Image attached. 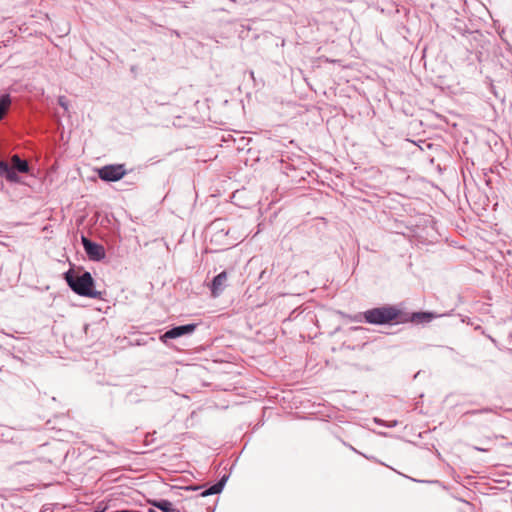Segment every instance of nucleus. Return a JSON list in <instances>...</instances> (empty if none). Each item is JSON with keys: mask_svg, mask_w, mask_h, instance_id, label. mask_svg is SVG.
Returning a JSON list of instances; mask_svg holds the SVG:
<instances>
[{"mask_svg": "<svg viewBox=\"0 0 512 512\" xmlns=\"http://www.w3.org/2000/svg\"><path fill=\"white\" fill-rule=\"evenodd\" d=\"M64 279L70 289L79 296L99 299L101 292L95 290V281L90 272L77 274L73 269L64 273Z\"/></svg>", "mask_w": 512, "mask_h": 512, "instance_id": "obj_1", "label": "nucleus"}, {"mask_svg": "<svg viewBox=\"0 0 512 512\" xmlns=\"http://www.w3.org/2000/svg\"><path fill=\"white\" fill-rule=\"evenodd\" d=\"M29 171V163L17 154L12 155L10 164L4 160L0 161V176L8 182L20 183V177L17 173H29Z\"/></svg>", "mask_w": 512, "mask_h": 512, "instance_id": "obj_2", "label": "nucleus"}, {"mask_svg": "<svg viewBox=\"0 0 512 512\" xmlns=\"http://www.w3.org/2000/svg\"><path fill=\"white\" fill-rule=\"evenodd\" d=\"M400 313L396 307L385 305L365 311L363 317L369 324L384 325L397 320Z\"/></svg>", "mask_w": 512, "mask_h": 512, "instance_id": "obj_3", "label": "nucleus"}, {"mask_svg": "<svg viewBox=\"0 0 512 512\" xmlns=\"http://www.w3.org/2000/svg\"><path fill=\"white\" fill-rule=\"evenodd\" d=\"M98 177L105 182H115L122 179L125 174L124 164H110L98 169Z\"/></svg>", "mask_w": 512, "mask_h": 512, "instance_id": "obj_4", "label": "nucleus"}, {"mask_svg": "<svg viewBox=\"0 0 512 512\" xmlns=\"http://www.w3.org/2000/svg\"><path fill=\"white\" fill-rule=\"evenodd\" d=\"M82 245L90 260L100 261L105 258V249L102 245L82 237Z\"/></svg>", "mask_w": 512, "mask_h": 512, "instance_id": "obj_5", "label": "nucleus"}, {"mask_svg": "<svg viewBox=\"0 0 512 512\" xmlns=\"http://www.w3.org/2000/svg\"><path fill=\"white\" fill-rule=\"evenodd\" d=\"M196 327L197 325L193 323L172 327L161 336V339L166 341L167 339H176L183 335L192 334Z\"/></svg>", "mask_w": 512, "mask_h": 512, "instance_id": "obj_6", "label": "nucleus"}, {"mask_svg": "<svg viewBox=\"0 0 512 512\" xmlns=\"http://www.w3.org/2000/svg\"><path fill=\"white\" fill-rule=\"evenodd\" d=\"M227 272L222 271L216 275L210 285L211 295L216 298L219 297L227 286Z\"/></svg>", "mask_w": 512, "mask_h": 512, "instance_id": "obj_7", "label": "nucleus"}, {"mask_svg": "<svg viewBox=\"0 0 512 512\" xmlns=\"http://www.w3.org/2000/svg\"><path fill=\"white\" fill-rule=\"evenodd\" d=\"M151 504L162 512H180L170 501L166 499L153 500L151 501Z\"/></svg>", "mask_w": 512, "mask_h": 512, "instance_id": "obj_8", "label": "nucleus"}, {"mask_svg": "<svg viewBox=\"0 0 512 512\" xmlns=\"http://www.w3.org/2000/svg\"><path fill=\"white\" fill-rule=\"evenodd\" d=\"M226 480L227 476H223L218 482H216L215 484L211 485L208 489L203 491L202 496L219 494L223 490Z\"/></svg>", "mask_w": 512, "mask_h": 512, "instance_id": "obj_9", "label": "nucleus"}, {"mask_svg": "<svg viewBox=\"0 0 512 512\" xmlns=\"http://www.w3.org/2000/svg\"><path fill=\"white\" fill-rule=\"evenodd\" d=\"M11 105V98L9 94H4L0 97V121L4 118Z\"/></svg>", "mask_w": 512, "mask_h": 512, "instance_id": "obj_10", "label": "nucleus"}, {"mask_svg": "<svg viewBox=\"0 0 512 512\" xmlns=\"http://www.w3.org/2000/svg\"><path fill=\"white\" fill-rule=\"evenodd\" d=\"M434 318V315L429 312H416L412 314V321L418 323L429 322Z\"/></svg>", "mask_w": 512, "mask_h": 512, "instance_id": "obj_11", "label": "nucleus"}, {"mask_svg": "<svg viewBox=\"0 0 512 512\" xmlns=\"http://www.w3.org/2000/svg\"><path fill=\"white\" fill-rule=\"evenodd\" d=\"M58 104L65 110L68 111L69 108V101L65 96H59L58 97Z\"/></svg>", "mask_w": 512, "mask_h": 512, "instance_id": "obj_12", "label": "nucleus"}, {"mask_svg": "<svg viewBox=\"0 0 512 512\" xmlns=\"http://www.w3.org/2000/svg\"><path fill=\"white\" fill-rule=\"evenodd\" d=\"M490 412H492L491 408H484V409L477 410V411H468L467 414L490 413Z\"/></svg>", "mask_w": 512, "mask_h": 512, "instance_id": "obj_13", "label": "nucleus"}, {"mask_svg": "<svg viewBox=\"0 0 512 512\" xmlns=\"http://www.w3.org/2000/svg\"><path fill=\"white\" fill-rule=\"evenodd\" d=\"M149 512H154V510H152V509H149Z\"/></svg>", "mask_w": 512, "mask_h": 512, "instance_id": "obj_14", "label": "nucleus"}]
</instances>
